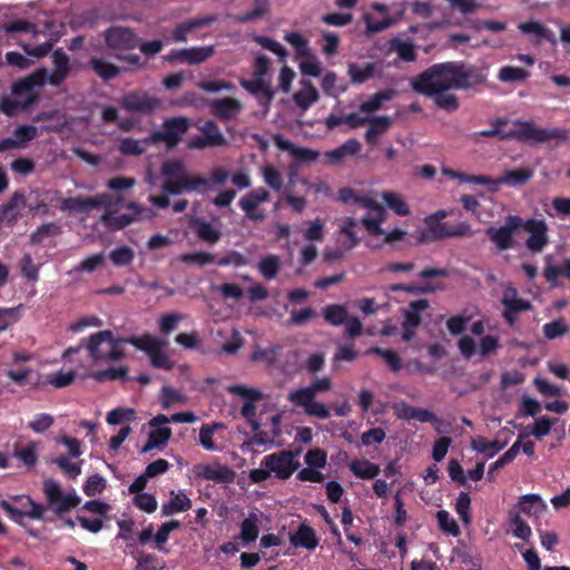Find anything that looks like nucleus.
<instances>
[{
  "mask_svg": "<svg viewBox=\"0 0 570 570\" xmlns=\"http://www.w3.org/2000/svg\"><path fill=\"white\" fill-rule=\"evenodd\" d=\"M519 29L524 35H532V36H534L535 37V41L538 43L542 42L543 40H547L549 42H554L556 41L554 33L550 29H548L547 27H544L543 24H541L538 21L522 22V23L519 24Z\"/></svg>",
  "mask_w": 570,
  "mask_h": 570,
  "instance_id": "42",
  "label": "nucleus"
},
{
  "mask_svg": "<svg viewBox=\"0 0 570 570\" xmlns=\"http://www.w3.org/2000/svg\"><path fill=\"white\" fill-rule=\"evenodd\" d=\"M46 83V68H39L18 79L11 86V95L0 98V111L14 116L28 110L40 100V89Z\"/></svg>",
  "mask_w": 570,
  "mask_h": 570,
  "instance_id": "3",
  "label": "nucleus"
},
{
  "mask_svg": "<svg viewBox=\"0 0 570 570\" xmlns=\"http://www.w3.org/2000/svg\"><path fill=\"white\" fill-rule=\"evenodd\" d=\"M212 112L224 120H229L235 117L242 109V105L234 98H223L212 101Z\"/></svg>",
  "mask_w": 570,
  "mask_h": 570,
  "instance_id": "32",
  "label": "nucleus"
},
{
  "mask_svg": "<svg viewBox=\"0 0 570 570\" xmlns=\"http://www.w3.org/2000/svg\"><path fill=\"white\" fill-rule=\"evenodd\" d=\"M289 540L293 546L309 550L315 549L318 544L314 530L305 524H302L297 531L291 535Z\"/></svg>",
  "mask_w": 570,
  "mask_h": 570,
  "instance_id": "41",
  "label": "nucleus"
},
{
  "mask_svg": "<svg viewBox=\"0 0 570 570\" xmlns=\"http://www.w3.org/2000/svg\"><path fill=\"white\" fill-rule=\"evenodd\" d=\"M325 223L321 218L306 222L302 229L303 237L308 242H322L324 239Z\"/></svg>",
  "mask_w": 570,
  "mask_h": 570,
  "instance_id": "56",
  "label": "nucleus"
},
{
  "mask_svg": "<svg viewBox=\"0 0 570 570\" xmlns=\"http://www.w3.org/2000/svg\"><path fill=\"white\" fill-rule=\"evenodd\" d=\"M191 508V500L184 492H169V499L161 505L163 515H171L188 511Z\"/></svg>",
  "mask_w": 570,
  "mask_h": 570,
  "instance_id": "30",
  "label": "nucleus"
},
{
  "mask_svg": "<svg viewBox=\"0 0 570 570\" xmlns=\"http://www.w3.org/2000/svg\"><path fill=\"white\" fill-rule=\"evenodd\" d=\"M61 233V226L59 223H46L40 225L30 236V240L33 244L42 243L43 240L56 237Z\"/></svg>",
  "mask_w": 570,
  "mask_h": 570,
  "instance_id": "57",
  "label": "nucleus"
},
{
  "mask_svg": "<svg viewBox=\"0 0 570 570\" xmlns=\"http://www.w3.org/2000/svg\"><path fill=\"white\" fill-rule=\"evenodd\" d=\"M268 0H255L254 9L248 12L235 16V21L239 23H246L249 21L258 20L268 11Z\"/></svg>",
  "mask_w": 570,
  "mask_h": 570,
  "instance_id": "60",
  "label": "nucleus"
},
{
  "mask_svg": "<svg viewBox=\"0 0 570 570\" xmlns=\"http://www.w3.org/2000/svg\"><path fill=\"white\" fill-rule=\"evenodd\" d=\"M27 197V208L33 216H47L51 213L50 208L58 200V196L52 191H30Z\"/></svg>",
  "mask_w": 570,
  "mask_h": 570,
  "instance_id": "19",
  "label": "nucleus"
},
{
  "mask_svg": "<svg viewBox=\"0 0 570 570\" xmlns=\"http://www.w3.org/2000/svg\"><path fill=\"white\" fill-rule=\"evenodd\" d=\"M263 514L250 513L240 524L239 539L245 543L254 542L259 534Z\"/></svg>",
  "mask_w": 570,
  "mask_h": 570,
  "instance_id": "37",
  "label": "nucleus"
},
{
  "mask_svg": "<svg viewBox=\"0 0 570 570\" xmlns=\"http://www.w3.org/2000/svg\"><path fill=\"white\" fill-rule=\"evenodd\" d=\"M283 151L288 153L296 161H312L315 160L320 154L318 151L303 147L301 145H278Z\"/></svg>",
  "mask_w": 570,
  "mask_h": 570,
  "instance_id": "51",
  "label": "nucleus"
},
{
  "mask_svg": "<svg viewBox=\"0 0 570 570\" xmlns=\"http://www.w3.org/2000/svg\"><path fill=\"white\" fill-rule=\"evenodd\" d=\"M432 232L435 238L462 237L472 234L468 223H459L455 225L445 223L432 228Z\"/></svg>",
  "mask_w": 570,
  "mask_h": 570,
  "instance_id": "38",
  "label": "nucleus"
},
{
  "mask_svg": "<svg viewBox=\"0 0 570 570\" xmlns=\"http://www.w3.org/2000/svg\"><path fill=\"white\" fill-rule=\"evenodd\" d=\"M337 199L345 205L357 204L366 209V213L374 212L376 207L382 206L374 198L370 196H361L350 187L341 188L337 193Z\"/></svg>",
  "mask_w": 570,
  "mask_h": 570,
  "instance_id": "29",
  "label": "nucleus"
},
{
  "mask_svg": "<svg viewBox=\"0 0 570 570\" xmlns=\"http://www.w3.org/2000/svg\"><path fill=\"white\" fill-rule=\"evenodd\" d=\"M33 121L41 131L61 132L67 127L66 115L56 109L39 112Z\"/></svg>",
  "mask_w": 570,
  "mask_h": 570,
  "instance_id": "25",
  "label": "nucleus"
},
{
  "mask_svg": "<svg viewBox=\"0 0 570 570\" xmlns=\"http://www.w3.org/2000/svg\"><path fill=\"white\" fill-rule=\"evenodd\" d=\"M203 136L193 138L189 142H226L220 129L214 120H205L199 126Z\"/></svg>",
  "mask_w": 570,
  "mask_h": 570,
  "instance_id": "43",
  "label": "nucleus"
},
{
  "mask_svg": "<svg viewBox=\"0 0 570 570\" xmlns=\"http://www.w3.org/2000/svg\"><path fill=\"white\" fill-rule=\"evenodd\" d=\"M391 119L387 116L373 117L368 120V128L366 130V139L368 141L375 139L377 136L386 131L391 126Z\"/></svg>",
  "mask_w": 570,
  "mask_h": 570,
  "instance_id": "61",
  "label": "nucleus"
},
{
  "mask_svg": "<svg viewBox=\"0 0 570 570\" xmlns=\"http://www.w3.org/2000/svg\"><path fill=\"white\" fill-rule=\"evenodd\" d=\"M362 145H341L334 150L323 155L322 161L328 165H337L348 158L357 157L361 154Z\"/></svg>",
  "mask_w": 570,
  "mask_h": 570,
  "instance_id": "34",
  "label": "nucleus"
},
{
  "mask_svg": "<svg viewBox=\"0 0 570 570\" xmlns=\"http://www.w3.org/2000/svg\"><path fill=\"white\" fill-rule=\"evenodd\" d=\"M483 137L499 139H525L533 142H546L551 139L566 140L567 131L560 128L543 129L534 126L532 121L497 120L491 129L480 131Z\"/></svg>",
  "mask_w": 570,
  "mask_h": 570,
  "instance_id": "4",
  "label": "nucleus"
},
{
  "mask_svg": "<svg viewBox=\"0 0 570 570\" xmlns=\"http://www.w3.org/2000/svg\"><path fill=\"white\" fill-rule=\"evenodd\" d=\"M27 197L22 193H14L10 199L0 208V222L12 225L22 217L27 209Z\"/></svg>",
  "mask_w": 570,
  "mask_h": 570,
  "instance_id": "21",
  "label": "nucleus"
},
{
  "mask_svg": "<svg viewBox=\"0 0 570 570\" xmlns=\"http://www.w3.org/2000/svg\"><path fill=\"white\" fill-rule=\"evenodd\" d=\"M130 343L105 330L90 335L86 342V348L95 364L117 362L126 356V346Z\"/></svg>",
  "mask_w": 570,
  "mask_h": 570,
  "instance_id": "7",
  "label": "nucleus"
},
{
  "mask_svg": "<svg viewBox=\"0 0 570 570\" xmlns=\"http://www.w3.org/2000/svg\"><path fill=\"white\" fill-rule=\"evenodd\" d=\"M463 207L470 212L480 222H488L492 215L483 205H481L474 197L464 195L461 197Z\"/></svg>",
  "mask_w": 570,
  "mask_h": 570,
  "instance_id": "53",
  "label": "nucleus"
},
{
  "mask_svg": "<svg viewBox=\"0 0 570 570\" xmlns=\"http://www.w3.org/2000/svg\"><path fill=\"white\" fill-rule=\"evenodd\" d=\"M147 425L150 428V431L148 433L146 443L139 450L140 454H146L153 450H164L173 435L171 429L167 426L168 423H154L153 417L149 420Z\"/></svg>",
  "mask_w": 570,
  "mask_h": 570,
  "instance_id": "17",
  "label": "nucleus"
},
{
  "mask_svg": "<svg viewBox=\"0 0 570 570\" xmlns=\"http://www.w3.org/2000/svg\"><path fill=\"white\" fill-rule=\"evenodd\" d=\"M320 98V95L311 81L303 80L302 88L293 96V100L302 110H307Z\"/></svg>",
  "mask_w": 570,
  "mask_h": 570,
  "instance_id": "35",
  "label": "nucleus"
},
{
  "mask_svg": "<svg viewBox=\"0 0 570 570\" xmlns=\"http://www.w3.org/2000/svg\"><path fill=\"white\" fill-rule=\"evenodd\" d=\"M533 173L525 168H520L515 170H510L503 174L501 177L495 179V184L507 185L510 187H518L524 185L531 177Z\"/></svg>",
  "mask_w": 570,
  "mask_h": 570,
  "instance_id": "47",
  "label": "nucleus"
},
{
  "mask_svg": "<svg viewBox=\"0 0 570 570\" xmlns=\"http://www.w3.org/2000/svg\"><path fill=\"white\" fill-rule=\"evenodd\" d=\"M89 65L96 75L99 76L104 81L115 79L121 72L120 67L109 62L105 58L92 57L89 60Z\"/></svg>",
  "mask_w": 570,
  "mask_h": 570,
  "instance_id": "36",
  "label": "nucleus"
},
{
  "mask_svg": "<svg viewBox=\"0 0 570 570\" xmlns=\"http://www.w3.org/2000/svg\"><path fill=\"white\" fill-rule=\"evenodd\" d=\"M261 465L269 469L271 475L281 480H287L298 469L299 462L291 451H281L266 455Z\"/></svg>",
  "mask_w": 570,
  "mask_h": 570,
  "instance_id": "11",
  "label": "nucleus"
},
{
  "mask_svg": "<svg viewBox=\"0 0 570 570\" xmlns=\"http://www.w3.org/2000/svg\"><path fill=\"white\" fill-rule=\"evenodd\" d=\"M188 129V122L183 117L170 118L164 122L161 130L146 138L142 142H180L181 135Z\"/></svg>",
  "mask_w": 570,
  "mask_h": 570,
  "instance_id": "16",
  "label": "nucleus"
},
{
  "mask_svg": "<svg viewBox=\"0 0 570 570\" xmlns=\"http://www.w3.org/2000/svg\"><path fill=\"white\" fill-rule=\"evenodd\" d=\"M386 218L387 212L383 206L376 207L374 212L365 213L361 217L360 223L366 233L370 247L381 248L384 245L395 244L405 239L406 230L399 227L392 229L383 228Z\"/></svg>",
  "mask_w": 570,
  "mask_h": 570,
  "instance_id": "6",
  "label": "nucleus"
},
{
  "mask_svg": "<svg viewBox=\"0 0 570 570\" xmlns=\"http://www.w3.org/2000/svg\"><path fill=\"white\" fill-rule=\"evenodd\" d=\"M140 38L131 29L112 26L105 31L106 46L115 51H129L139 46Z\"/></svg>",
  "mask_w": 570,
  "mask_h": 570,
  "instance_id": "14",
  "label": "nucleus"
},
{
  "mask_svg": "<svg viewBox=\"0 0 570 570\" xmlns=\"http://www.w3.org/2000/svg\"><path fill=\"white\" fill-rule=\"evenodd\" d=\"M428 306L429 303L426 299H419L412 302L404 313L403 327L416 328V326L421 322L420 312L426 309Z\"/></svg>",
  "mask_w": 570,
  "mask_h": 570,
  "instance_id": "50",
  "label": "nucleus"
},
{
  "mask_svg": "<svg viewBox=\"0 0 570 570\" xmlns=\"http://www.w3.org/2000/svg\"><path fill=\"white\" fill-rule=\"evenodd\" d=\"M548 510L546 501L539 494H524L519 498L517 510L529 518H540Z\"/></svg>",
  "mask_w": 570,
  "mask_h": 570,
  "instance_id": "26",
  "label": "nucleus"
},
{
  "mask_svg": "<svg viewBox=\"0 0 570 570\" xmlns=\"http://www.w3.org/2000/svg\"><path fill=\"white\" fill-rule=\"evenodd\" d=\"M524 229L529 233L527 247L532 253H540L549 240L547 224L543 220H529L524 225Z\"/></svg>",
  "mask_w": 570,
  "mask_h": 570,
  "instance_id": "22",
  "label": "nucleus"
},
{
  "mask_svg": "<svg viewBox=\"0 0 570 570\" xmlns=\"http://www.w3.org/2000/svg\"><path fill=\"white\" fill-rule=\"evenodd\" d=\"M350 470L356 478L371 480L379 474L380 466L368 460L362 459L352 461L350 463Z\"/></svg>",
  "mask_w": 570,
  "mask_h": 570,
  "instance_id": "48",
  "label": "nucleus"
},
{
  "mask_svg": "<svg viewBox=\"0 0 570 570\" xmlns=\"http://www.w3.org/2000/svg\"><path fill=\"white\" fill-rule=\"evenodd\" d=\"M381 198L389 209L399 216H407L411 214L410 206L404 197L395 191L385 190L381 194Z\"/></svg>",
  "mask_w": 570,
  "mask_h": 570,
  "instance_id": "39",
  "label": "nucleus"
},
{
  "mask_svg": "<svg viewBox=\"0 0 570 570\" xmlns=\"http://www.w3.org/2000/svg\"><path fill=\"white\" fill-rule=\"evenodd\" d=\"M314 392L308 387H301L288 393V401L298 407H303L304 412L317 419H327L331 410L327 405L315 400Z\"/></svg>",
  "mask_w": 570,
  "mask_h": 570,
  "instance_id": "10",
  "label": "nucleus"
},
{
  "mask_svg": "<svg viewBox=\"0 0 570 570\" xmlns=\"http://www.w3.org/2000/svg\"><path fill=\"white\" fill-rule=\"evenodd\" d=\"M396 95V90L393 88H386L375 92L368 100L364 101L360 106V110L365 114H372L379 110L385 101L392 100Z\"/></svg>",
  "mask_w": 570,
  "mask_h": 570,
  "instance_id": "40",
  "label": "nucleus"
},
{
  "mask_svg": "<svg viewBox=\"0 0 570 570\" xmlns=\"http://www.w3.org/2000/svg\"><path fill=\"white\" fill-rule=\"evenodd\" d=\"M509 524L513 537L523 541H529L532 535L531 527L524 521L519 511L511 510L509 512Z\"/></svg>",
  "mask_w": 570,
  "mask_h": 570,
  "instance_id": "45",
  "label": "nucleus"
},
{
  "mask_svg": "<svg viewBox=\"0 0 570 570\" xmlns=\"http://www.w3.org/2000/svg\"><path fill=\"white\" fill-rule=\"evenodd\" d=\"M357 223L352 217H344L338 223L336 233V242L344 246L345 249H353L358 244L356 235Z\"/></svg>",
  "mask_w": 570,
  "mask_h": 570,
  "instance_id": "28",
  "label": "nucleus"
},
{
  "mask_svg": "<svg viewBox=\"0 0 570 570\" xmlns=\"http://www.w3.org/2000/svg\"><path fill=\"white\" fill-rule=\"evenodd\" d=\"M500 346V337L495 334L482 335L478 344L470 336L461 337L458 343L459 351L465 358H472L475 355L483 358L491 356L498 352Z\"/></svg>",
  "mask_w": 570,
  "mask_h": 570,
  "instance_id": "9",
  "label": "nucleus"
},
{
  "mask_svg": "<svg viewBox=\"0 0 570 570\" xmlns=\"http://www.w3.org/2000/svg\"><path fill=\"white\" fill-rule=\"evenodd\" d=\"M178 261L187 265L205 266L207 264L214 263L215 256L208 252L195 250L191 253L181 254L178 257Z\"/></svg>",
  "mask_w": 570,
  "mask_h": 570,
  "instance_id": "58",
  "label": "nucleus"
},
{
  "mask_svg": "<svg viewBox=\"0 0 570 570\" xmlns=\"http://www.w3.org/2000/svg\"><path fill=\"white\" fill-rule=\"evenodd\" d=\"M43 491L49 505L57 513L69 511L80 503L79 495L63 491L60 484L51 479L45 481Z\"/></svg>",
  "mask_w": 570,
  "mask_h": 570,
  "instance_id": "12",
  "label": "nucleus"
},
{
  "mask_svg": "<svg viewBox=\"0 0 570 570\" xmlns=\"http://www.w3.org/2000/svg\"><path fill=\"white\" fill-rule=\"evenodd\" d=\"M394 415L400 420H415L421 423L434 420V413L424 407H415L406 402H395L392 405Z\"/></svg>",
  "mask_w": 570,
  "mask_h": 570,
  "instance_id": "24",
  "label": "nucleus"
},
{
  "mask_svg": "<svg viewBox=\"0 0 570 570\" xmlns=\"http://www.w3.org/2000/svg\"><path fill=\"white\" fill-rule=\"evenodd\" d=\"M122 107L128 111L149 112L156 107V101L147 95L130 92L122 98Z\"/></svg>",
  "mask_w": 570,
  "mask_h": 570,
  "instance_id": "31",
  "label": "nucleus"
},
{
  "mask_svg": "<svg viewBox=\"0 0 570 570\" xmlns=\"http://www.w3.org/2000/svg\"><path fill=\"white\" fill-rule=\"evenodd\" d=\"M521 226V219L517 216H509L505 220V224L501 227H490L488 229V235L491 240L497 245L500 249H508L512 247L513 232Z\"/></svg>",
  "mask_w": 570,
  "mask_h": 570,
  "instance_id": "18",
  "label": "nucleus"
},
{
  "mask_svg": "<svg viewBox=\"0 0 570 570\" xmlns=\"http://www.w3.org/2000/svg\"><path fill=\"white\" fill-rule=\"evenodd\" d=\"M195 232L199 239L207 244H215L220 239V230L210 223L198 222L195 224Z\"/></svg>",
  "mask_w": 570,
  "mask_h": 570,
  "instance_id": "54",
  "label": "nucleus"
},
{
  "mask_svg": "<svg viewBox=\"0 0 570 570\" xmlns=\"http://www.w3.org/2000/svg\"><path fill=\"white\" fill-rule=\"evenodd\" d=\"M215 55V46H202L187 48V65H200Z\"/></svg>",
  "mask_w": 570,
  "mask_h": 570,
  "instance_id": "52",
  "label": "nucleus"
},
{
  "mask_svg": "<svg viewBox=\"0 0 570 570\" xmlns=\"http://www.w3.org/2000/svg\"><path fill=\"white\" fill-rule=\"evenodd\" d=\"M480 82V77L463 62L434 63L421 72L412 82L414 91L431 97L450 89H468Z\"/></svg>",
  "mask_w": 570,
  "mask_h": 570,
  "instance_id": "2",
  "label": "nucleus"
},
{
  "mask_svg": "<svg viewBox=\"0 0 570 570\" xmlns=\"http://www.w3.org/2000/svg\"><path fill=\"white\" fill-rule=\"evenodd\" d=\"M187 401L186 395L173 387L164 386L161 390V405L164 409H169L174 405H184Z\"/></svg>",
  "mask_w": 570,
  "mask_h": 570,
  "instance_id": "63",
  "label": "nucleus"
},
{
  "mask_svg": "<svg viewBox=\"0 0 570 570\" xmlns=\"http://www.w3.org/2000/svg\"><path fill=\"white\" fill-rule=\"evenodd\" d=\"M323 316L326 322L334 326L343 325L348 317L347 311L343 305L333 304L328 305L323 311Z\"/></svg>",
  "mask_w": 570,
  "mask_h": 570,
  "instance_id": "59",
  "label": "nucleus"
},
{
  "mask_svg": "<svg viewBox=\"0 0 570 570\" xmlns=\"http://www.w3.org/2000/svg\"><path fill=\"white\" fill-rule=\"evenodd\" d=\"M21 503L20 508L11 505L8 501L3 500L0 502V507L10 515L14 521H19L22 517L31 519H40L43 513V508L28 498H19Z\"/></svg>",
  "mask_w": 570,
  "mask_h": 570,
  "instance_id": "20",
  "label": "nucleus"
},
{
  "mask_svg": "<svg viewBox=\"0 0 570 570\" xmlns=\"http://www.w3.org/2000/svg\"><path fill=\"white\" fill-rule=\"evenodd\" d=\"M14 458H17L23 465L31 468L33 466L39 456V443L35 441L28 442L26 445L16 448L13 451Z\"/></svg>",
  "mask_w": 570,
  "mask_h": 570,
  "instance_id": "44",
  "label": "nucleus"
},
{
  "mask_svg": "<svg viewBox=\"0 0 570 570\" xmlns=\"http://www.w3.org/2000/svg\"><path fill=\"white\" fill-rule=\"evenodd\" d=\"M225 426L223 423L214 422L210 424H204L199 428L198 443L199 445L210 452H218L223 450V445L218 442L216 434L219 430Z\"/></svg>",
  "mask_w": 570,
  "mask_h": 570,
  "instance_id": "27",
  "label": "nucleus"
},
{
  "mask_svg": "<svg viewBox=\"0 0 570 570\" xmlns=\"http://www.w3.org/2000/svg\"><path fill=\"white\" fill-rule=\"evenodd\" d=\"M542 331L548 340H556L567 335L570 331V327L564 320L558 318L553 322L544 324Z\"/></svg>",
  "mask_w": 570,
  "mask_h": 570,
  "instance_id": "64",
  "label": "nucleus"
},
{
  "mask_svg": "<svg viewBox=\"0 0 570 570\" xmlns=\"http://www.w3.org/2000/svg\"><path fill=\"white\" fill-rule=\"evenodd\" d=\"M284 39L294 48L295 58L301 59V72L303 75L318 77L322 72L321 61L313 53L308 40L298 31L286 32Z\"/></svg>",
  "mask_w": 570,
  "mask_h": 570,
  "instance_id": "8",
  "label": "nucleus"
},
{
  "mask_svg": "<svg viewBox=\"0 0 570 570\" xmlns=\"http://www.w3.org/2000/svg\"><path fill=\"white\" fill-rule=\"evenodd\" d=\"M347 73L351 78L352 83H363L375 76V65L367 62L364 66L352 62L348 65Z\"/></svg>",
  "mask_w": 570,
  "mask_h": 570,
  "instance_id": "46",
  "label": "nucleus"
},
{
  "mask_svg": "<svg viewBox=\"0 0 570 570\" xmlns=\"http://www.w3.org/2000/svg\"><path fill=\"white\" fill-rule=\"evenodd\" d=\"M56 205L62 210L70 213H87L94 208L102 207L105 213L101 220L108 228L120 229L131 224L135 220L150 219L154 213L149 208H142L130 203L127 209L130 213L116 215V213L124 207V199L120 196H111L101 194L95 197H70L56 200Z\"/></svg>",
  "mask_w": 570,
  "mask_h": 570,
  "instance_id": "1",
  "label": "nucleus"
},
{
  "mask_svg": "<svg viewBox=\"0 0 570 570\" xmlns=\"http://www.w3.org/2000/svg\"><path fill=\"white\" fill-rule=\"evenodd\" d=\"M502 304L504 305L503 316L510 324L513 323V315L515 313L531 308L530 303L520 298L517 289L512 286H507L504 288L502 293Z\"/></svg>",
  "mask_w": 570,
  "mask_h": 570,
  "instance_id": "23",
  "label": "nucleus"
},
{
  "mask_svg": "<svg viewBox=\"0 0 570 570\" xmlns=\"http://www.w3.org/2000/svg\"><path fill=\"white\" fill-rule=\"evenodd\" d=\"M137 348L148 353L151 364L159 368L169 370L173 366L171 361L164 352L167 343L151 335L134 338L130 341Z\"/></svg>",
  "mask_w": 570,
  "mask_h": 570,
  "instance_id": "13",
  "label": "nucleus"
},
{
  "mask_svg": "<svg viewBox=\"0 0 570 570\" xmlns=\"http://www.w3.org/2000/svg\"><path fill=\"white\" fill-rule=\"evenodd\" d=\"M268 200L269 193L265 188L259 187L244 195L239 199L238 205L248 219L261 222L266 217V213L262 208V205Z\"/></svg>",
  "mask_w": 570,
  "mask_h": 570,
  "instance_id": "15",
  "label": "nucleus"
},
{
  "mask_svg": "<svg viewBox=\"0 0 570 570\" xmlns=\"http://www.w3.org/2000/svg\"><path fill=\"white\" fill-rule=\"evenodd\" d=\"M215 20H216L215 16H208L205 18L191 19V20L185 21L183 23H179L173 30V39L176 42H185V41H187V35L189 32L194 31L195 29L208 26V24L213 23Z\"/></svg>",
  "mask_w": 570,
  "mask_h": 570,
  "instance_id": "33",
  "label": "nucleus"
},
{
  "mask_svg": "<svg viewBox=\"0 0 570 570\" xmlns=\"http://www.w3.org/2000/svg\"><path fill=\"white\" fill-rule=\"evenodd\" d=\"M366 354H376V355L381 356L393 372H399L402 367L401 357L393 350L371 347L366 351Z\"/></svg>",
  "mask_w": 570,
  "mask_h": 570,
  "instance_id": "62",
  "label": "nucleus"
},
{
  "mask_svg": "<svg viewBox=\"0 0 570 570\" xmlns=\"http://www.w3.org/2000/svg\"><path fill=\"white\" fill-rule=\"evenodd\" d=\"M240 85L243 88L248 90L255 96H263L266 102H271L274 99L275 92L268 83L261 78H254L253 80H242Z\"/></svg>",
  "mask_w": 570,
  "mask_h": 570,
  "instance_id": "49",
  "label": "nucleus"
},
{
  "mask_svg": "<svg viewBox=\"0 0 570 570\" xmlns=\"http://www.w3.org/2000/svg\"><path fill=\"white\" fill-rule=\"evenodd\" d=\"M471 446L474 451L484 453L489 458H492L505 446V442L500 443L499 441H488L487 439L479 436L472 440Z\"/></svg>",
  "mask_w": 570,
  "mask_h": 570,
  "instance_id": "55",
  "label": "nucleus"
},
{
  "mask_svg": "<svg viewBox=\"0 0 570 570\" xmlns=\"http://www.w3.org/2000/svg\"><path fill=\"white\" fill-rule=\"evenodd\" d=\"M161 173L165 178L163 190L166 194L178 195L184 191L207 193L210 189L208 179L190 175L183 161L169 159L164 163Z\"/></svg>",
  "mask_w": 570,
  "mask_h": 570,
  "instance_id": "5",
  "label": "nucleus"
}]
</instances>
